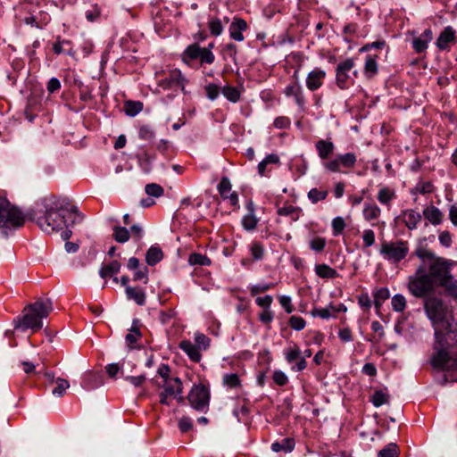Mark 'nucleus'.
Listing matches in <instances>:
<instances>
[{
  "label": "nucleus",
  "mask_w": 457,
  "mask_h": 457,
  "mask_svg": "<svg viewBox=\"0 0 457 457\" xmlns=\"http://www.w3.org/2000/svg\"><path fill=\"white\" fill-rule=\"evenodd\" d=\"M35 218L43 231L52 233L62 230V238L68 240L72 234L69 228L81 222L83 215L75 206L63 208L55 202L45 201L42 206H38Z\"/></svg>",
  "instance_id": "f257e3e1"
},
{
  "label": "nucleus",
  "mask_w": 457,
  "mask_h": 457,
  "mask_svg": "<svg viewBox=\"0 0 457 457\" xmlns=\"http://www.w3.org/2000/svg\"><path fill=\"white\" fill-rule=\"evenodd\" d=\"M417 255L422 260L428 275L430 276L433 284L437 283L446 287L453 294H457L456 281L451 274V264L428 252H417Z\"/></svg>",
  "instance_id": "f03ea898"
},
{
  "label": "nucleus",
  "mask_w": 457,
  "mask_h": 457,
  "mask_svg": "<svg viewBox=\"0 0 457 457\" xmlns=\"http://www.w3.org/2000/svg\"><path fill=\"white\" fill-rule=\"evenodd\" d=\"M52 311L51 299H38L24 308L22 316L14 320V328L22 331L27 329L37 331L43 327V319H46Z\"/></svg>",
  "instance_id": "7ed1b4c3"
},
{
  "label": "nucleus",
  "mask_w": 457,
  "mask_h": 457,
  "mask_svg": "<svg viewBox=\"0 0 457 457\" xmlns=\"http://www.w3.org/2000/svg\"><path fill=\"white\" fill-rule=\"evenodd\" d=\"M425 311L433 326L442 332V329L450 330L451 314L448 307L437 297H429L425 301Z\"/></svg>",
  "instance_id": "20e7f679"
},
{
  "label": "nucleus",
  "mask_w": 457,
  "mask_h": 457,
  "mask_svg": "<svg viewBox=\"0 0 457 457\" xmlns=\"http://www.w3.org/2000/svg\"><path fill=\"white\" fill-rule=\"evenodd\" d=\"M409 292L416 297H423L432 290L434 284L430 276L428 275L426 267L421 264L416 272L409 277Z\"/></svg>",
  "instance_id": "39448f33"
},
{
  "label": "nucleus",
  "mask_w": 457,
  "mask_h": 457,
  "mask_svg": "<svg viewBox=\"0 0 457 457\" xmlns=\"http://www.w3.org/2000/svg\"><path fill=\"white\" fill-rule=\"evenodd\" d=\"M24 216L5 198L0 197V228L11 229L23 225Z\"/></svg>",
  "instance_id": "423d86ee"
},
{
  "label": "nucleus",
  "mask_w": 457,
  "mask_h": 457,
  "mask_svg": "<svg viewBox=\"0 0 457 457\" xmlns=\"http://www.w3.org/2000/svg\"><path fill=\"white\" fill-rule=\"evenodd\" d=\"M379 253L390 263H398L409 253V244L406 241H386L380 245Z\"/></svg>",
  "instance_id": "0eeeda50"
},
{
  "label": "nucleus",
  "mask_w": 457,
  "mask_h": 457,
  "mask_svg": "<svg viewBox=\"0 0 457 457\" xmlns=\"http://www.w3.org/2000/svg\"><path fill=\"white\" fill-rule=\"evenodd\" d=\"M436 337V353L433 355L431 359V363L434 367L441 369V370H453V361H452L449 357V354L447 351L444 348L443 344V333L439 331L437 328H436L435 332Z\"/></svg>",
  "instance_id": "6e6552de"
},
{
  "label": "nucleus",
  "mask_w": 457,
  "mask_h": 457,
  "mask_svg": "<svg viewBox=\"0 0 457 457\" xmlns=\"http://www.w3.org/2000/svg\"><path fill=\"white\" fill-rule=\"evenodd\" d=\"M209 392L204 386H194L188 395V401L193 409L205 411L209 405Z\"/></svg>",
  "instance_id": "1a4fd4ad"
},
{
  "label": "nucleus",
  "mask_w": 457,
  "mask_h": 457,
  "mask_svg": "<svg viewBox=\"0 0 457 457\" xmlns=\"http://www.w3.org/2000/svg\"><path fill=\"white\" fill-rule=\"evenodd\" d=\"M186 79L182 76L180 71L173 70L169 76L159 81V86L163 89H180L185 90Z\"/></svg>",
  "instance_id": "9d476101"
},
{
  "label": "nucleus",
  "mask_w": 457,
  "mask_h": 457,
  "mask_svg": "<svg viewBox=\"0 0 457 457\" xmlns=\"http://www.w3.org/2000/svg\"><path fill=\"white\" fill-rule=\"evenodd\" d=\"M162 387V393L165 395L170 396L171 398L177 399L179 403L183 401V387L181 380L179 378L165 380Z\"/></svg>",
  "instance_id": "9b49d317"
},
{
  "label": "nucleus",
  "mask_w": 457,
  "mask_h": 457,
  "mask_svg": "<svg viewBox=\"0 0 457 457\" xmlns=\"http://www.w3.org/2000/svg\"><path fill=\"white\" fill-rule=\"evenodd\" d=\"M325 78L326 71L320 68H315L307 74L305 79L307 88L311 91L319 89L323 85Z\"/></svg>",
  "instance_id": "f8f14e48"
},
{
  "label": "nucleus",
  "mask_w": 457,
  "mask_h": 457,
  "mask_svg": "<svg viewBox=\"0 0 457 457\" xmlns=\"http://www.w3.org/2000/svg\"><path fill=\"white\" fill-rule=\"evenodd\" d=\"M248 26L245 21L241 18L235 17L228 28L230 37L237 42H242L245 39L243 32L247 29Z\"/></svg>",
  "instance_id": "ddd939ff"
},
{
  "label": "nucleus",
  "mask_w": 457,
  "mask_h": 457,
  "mask_svg": "<svg viewBox=\"0 0 457 457\" xmlns=\"http://www.w3.org/2000/svg\"><path fill=\"white\" fill-rule=\"evenodd\" d=\"M284 94L287 97H293L295 104L303 107L305 104L303 87L299 83L287 85L284 89Z\"/></svg>",
  "instance_id": "4468645a"
},
{
  "label": "nucleus",
  "mask_w": 457,
  "mask_h": 457,
  "mask_svg": "<svg viewBox=\"0 0 457 457\" xmlns=\"http://www.w3.org/2000/svg\"><path fill=\"white\" fill-rule=\"evenodd\" d=\"M399 219L402 220L409 229L412 230L417 228V225L421 220V215L418 212L409 209L402 212Z\"/></svg>",
  "instance_id": "2eb2a0df"
},
{
  "label": "nucleus",
  "mask_w": 457,
  "mask_h": 457,
  "mask_svg": "<svg viewBox=\"0 0 457 457\" xmlns=\"http://www.w3.org/2000/svg\"><path fill=\"white\" fill-rule=\"evenodd\" d=\"M179 348L188 356L191 361L195 362L200 361L202 357L201 350L191 341L182 340L179 343Z\"/></svg>",
  "instance_id": "dca6fc26"
},
{
  "label": "nucleus",
  "mask_w": 457,
  "mask_h": 457,
  "mask_svg": "<svg viewBox=\"0 0 457 457\" xmlns=\"http://www.w3.org/2000/svg\"><path fill=\"white\" fill-rule=\"evenodd\" d=\"M433 39V33L430 29H427L419 37L413 39L412 47L418 53L423 52L428 48V43Z\"/></svg>",
  "instance_id": "f3484780"
},
{
  "label": "nucleus",
  "mask_w": 457,
  "mask_h": 457,
  "mask_svg": "<svg viewBox=\"0 0 457 457\" xmlns=\"http://www.w3.org/2000/svg\"><path fill=\"white\" fill-rule=\"evenodd\" d=\"M455 39V31L451 26H447L441 32L438 38L436 39V45L441 49L445 50L448 47L451 42H453Z\"/></svg>",
  "instance_id": "a211bd4d"
},
{
  "label": "nucleus",
  "mask_w": 457,
  "mask_h": 457,
  "mask_svg": "<svg viewBox=\"0 0 457 457\" xmlns=\"http://www.w3.org/2000/svg\"><path fill=\"white\" fill-rule=\"evenodd\" d=\"M318 155L321 160H326L334 152L335 145L329 140L320 139L316 142Z\"/></svg>",
  "instance_id": "6ab92c4d"
},
{
  "label": "nucleus",
  "mask_w": 457,
  "mask_h": 457,
  "mask_svg": "<svg viewBox=\"0 0 457 457\" xmlns=\"http://www.w3.org/2000/svg\"><path fill=\"white\" fill-rule=\"evenodd\" d=\"M423 215L433 225H438L442 222L443 213L434 205L426 207L423 210Z\"/></svg>",
  "instance_id": "aec40b11"
},
{
  "label": "nucleus",
  "mask_w": 457,
  "mask_h": 457,
  "mask_svg": "<svg viewBox=\"0 0 457 457\" xmlns=\"http://www.w3.org/2000/svg\"><path fill=\"white\" fill-rule=\"evenodd\" d=\"M127 297L134 300L138 305H144L145 303V293L143 289L127 287L125 288Z\"/></svg>",
  "instance_id": "412c9836"
},
{
  "label": "nucleus",
  "mask_w": 457,
  "mask_h": 457,
  "mask_svg": "<svg viewBox=\"0 0 457 457\" xmlns=\"http://www.w3.org/2000/svg\"><path fill=\"white\" fill-rule=\"evenodd\" d=\"M295 443L293 438L287 437L282 442H274L271 444V450L275 453L285 452L291 453L295 448Z\"/></svg>",
  "instance_id": "4be33fe9"
},
{
  "label": "nucleus",
  "mask_w": 457,
  "mask_h": 457,
  "mask_svg": "<svg viewBox=\"0 0 457 457\" xmlns=\"http://www.w3.org/2000/svg\"><path fill=\"white\" fill-rule=\"evenodd\" d=\"M121 265L117 261H112L108 264H104L100 270L99 275L103 278L112 277L120 270Z\"/></svg>",
  "instance_id": "5701e85b"
},
{
  "label": "nucleus",
  "mask_w": 457,
  "mask_h": 457,
  "mask_svg": "<svg viewBox=\"0 0 457 457\" xmlns=\"http://www.w3.org/2000/svg\"><path fill=\"white\" fill-rule=\"evenodd\" d=\"M381 214V209L376 204H365L362 211L363 218L367 221L377 220Z\"/></svg>",
  "instance_id": "b1692460"
},
{
  "label": "nucleus",
  "mask_w": 457,
  "mask_h": 457,
  "mask_svg": "<svg viewBox=\"0 0 457 457\" xmlns=\"http://www.w3.org/2000/svg\"><path fill=\"white\" fill-rule=\"evenodd\" d=\"M335 310V305L330 303L325 308L312 309L311 314L312 317H320L323 320H328L337 316Z\"/></svg>",
  "instance_id": "393cba45"
},
{
  "label": "nucleus",
  "mask_w": 457,
  "mask_h": 457,
  "mask_svg": "<svg viewBox=\"0 0 457 457\" xmlns=\"http://www.w3.org/2000/svg\"><path fill=\"white\" fill-rule=\"evenodd\" d=\"M163 257L162 250L157 246H151L145 253V262L148 265H155Z\"/></svg>",
  "instance_id": "a878e982"
},
{
  "label": "nucleus",
  "mask_w": 457,
  "mask_h": 457,
  "mask_svg": "<svg viewBox=\"0 0 457 457\" xmlns=\"http://www.w3.org/2000/svg\"><path fill=\"white\" fill-rule=\"evenodd\" d=\"M202 49L203 48L196 44L188 46L182 54L184 62H188L199 59Z\"/></svg>",
  "instance_id": "bb28decb"
},
{
  "label": "nucleus",
  "mask_w": 457,
  "mask_h": 457,
  "mask_svg": "<svg viewBox=\"0 0 457 457\" xmlns=\"http://www.w3.org/2000/svg\"><path fill=\"white\" fill-rule=\"evenodd\" d=\"M395 193L393 189L384 187L378 193V200L381 204L389 205L391 201L395 199Z\"/></svg>",
  "instance_id": "cd10ccee"
},
{
  "label": "nucleus",
  "mask_w": 457,
  "mask_h": 457,
  "mask_svg": "<svg viewBox=\"0 0 457 457\" xmlns=\"http://www.w3.org/2000/svg\"><path fill=\"white\" fill-rule=\"evenodd\" d=\"M315 272L319 277L323 278H333L337 276V270L327 264L316 265Z\"/></svg>",
  "instance_id": "c85d7f7f"
},
{
  "label": "nucleus",
  "mask_w": 457,
  "mask_h": 457,
  "mask_svg": "<svg viewBox=\"0 0 457 457\" xmlns=\"http://www.w3.org/2000/svg\"><path fill=\"white\" fill-rule=\"evenodd\" d=\"M56 386L52 390V394L54 396L61 397L62 396L66 390L70 387V383L68 380L58 378L55 379Z\"/></svg>",
  "instance_id": "c756f323"
},
{
  "label": "nucleus",
  "mask_w": 457,
  "mask_h": 457,
  "mask_svg": "<svg viewBox=\"0 0 457 457\" xmlns=\"http://www.w3.org/2000/svg\"><path fill=\"white\" fill-rule=\"evenodd\" d=\"M378 71L376 55H368L365 61L364 72L367 76H373Z\"/></svg>",
  "instance_id": "7c9ffc66"
},
{
  "label": "nucleus",
  "mask_w": 457,
  "mask_h": 457,
  "mask_svg": "<svg viewBox=\"0 0 457 457\" xmlns=\"http://www.w3.org/2000/svg\"><path fill=\"white\" fill-rule=\"evenodd\" d=\"M221 92L223 96L232 103H237L240 99L241 93L235 87L226 86L222 88Z\"/></svg>",
  "instance_id": "2f4dec72"
},
{
  "label": "nucleus",
  "mask_w": 457,
  "mask_h": 457,
  "mask_svg": "<svg viewBox=\"0 0 457 457\" xmlns=\"http://www.w3.org/2000/svg\"><path fill=\"white\" fill-rule=\"evenodd\" d=\"M285 359L288 363H293L295 360H300L301 351L298 346H290L284 350Z\"/></svg>",
  "instance_id": "473e14b6"
},
{
  "label": "nucleus",
  "mask_w": 457,
  "mask_h": 457,
  "mask_svg": "<svg viewBox=\"0 0 457 457\" xmlns=\"http://www.w3.org/2000/svg\"><path fill=\"white\" fill-rule=\"evenodd\" d=\"M389 395L382 390H377L372 395L371 402L375 407H380L388 403Z\"/></svg>",
  "instance_id": "72a5a7b5"
},
{
  "label": "nucleus",
  "mask_w": 457,
  "mask_h": 457,
  "mask_svg": "<svg viewBox=\"0 0 457 457\" xmlns=\"http://www.w3.org/2000/svg\"><path fill=\"white\" fill-rule=\"evenodd\" d=\"M188 262L191 265L209 266L211 264V260L206 255L192 253L189 255Z\"/></svg>",
  "instance_id": "f704fd0d"
},
{
  "label": "nucleus",
  "mask_w": 457,
  "mask_h": 457,
  "mask_svg": "<svg viewBox=\"0 0 457 457\" xmlns=\"http://www.w3.org/2000/svg\"><path fill=\"white\" fill-rule=\"evenodd\" d=\"M378 457H398L396 444L390 443L378 453Z\"/></svg>",
  "instance_id": "c9c22d12"
},
{
  "label": "nucleus",
  "mask_w": 457,
  "mask_h": 457,
  "mask_svg": "<svg viewBox=\"0 0 457 457\" xmlns=\"http://www.w3.org/2000/svg\"><path fill=\"white\" fill-rule=\"evenodd\" d=\"M195 345L201 350H206L210 345V338L204 334L197 331L194 334Z\"/></svg>",
  "instance_id": "e433bc0d"
},
{
  "label": "nucleus",
  "mask_w": 457,
  "mask_h": 457,
  "mask_svg": "<svg viewBox=\"0 0 457 457\" xmlns=\"http://www.w3.org/2000/svg\"><path fill=\"white\" fill-rule=\"evenodd\" d=\"M258 223L257 218L254 216L253 211L242 219V225L246 230H253Z\"/></svg>",
  "instance_id": "4c0bfd02"
},
{
  "label": "nucleus",
  "mask_w": 457,
  "mask_h": 457,
  "mask_svg": "<svg viewBox=\"0 0 457 457\" xmlns=\"http://www.w3.org/2000/svg\"><path fill=\"white\" fill-rule=\"evenodd\" d=\"M392 308L395 312H403L406 306V299L403 295L396 294L392 297Z\"/></svg>",
  "instance_id": "58836bf2"
},
{
  "label": "nucleus",
  "mask_w": 457,
  "mask_h": 457,
  "mask_svg": "<svg viewBox=\"0 0 457 457\" xmlns=\"http://www.w3.org/2000/svg\"><path fill=\"white\" fill-rule=\"evenodd\" d=\"M142 109L143 104L140 102H127L125 104V112L130 117H134L138 114Z\"/></svg>",
  "instance_id": "ea45409f"
},
{
  "label": "nucleus",
  "mask_w": 457,
  "mask_h": 457,
  "mask_svg": "<svg viewBox=\"0 0 457 457\" xmlns=\"http://www.w3.org/2000/svg\"><path fill=\"white\" fill-rule=\"evenodd\" d=\"M390 297V292L387 287L379 288L374 295V304L377 308H378L384 301Z\"/></svg>",
  "instance_id": "a19ab883"
},
{
  "label": "nucleus",
  "mask_w": 457,
  "mask_h": 457,
  "mask_svg": "<svg viewBox=\"0 0 457 457\" xmlns=\"http://www.w3.org/2000/svg\"><path fill=\"white\" fill-rule=\"evenodd\" d=\"M141 337V333L138 328L132 327L129 332L126 335L125 340L129 348H134V344Z\"/></svg>",
  "instance_id": "79ce46f5"
},
{
  "label": "nucleus",
  "mask_w": 457,
  "mask_h": 457,
  "mask_svg": "<svg viewBox=\"0 0 457 457\" xmlns=\"http://www.w3.org/2000/svg\"><path fill=\"white\" fill-rule=\"evenodd\" d=\"M252 257L255 261L262 260L264 254V247L259 242H253L250 245L249 248Z\"/></svg>",
  "instance_id": "37998d69"
},
{
  "label": "nucleus",
  "mask_w": 457,
  "mask_h": 457,
  "mask_svg": "<svg viewBox=\"0 0 457 457\" xmlns=\"http://www.w3.org/2000/svg\"><path fill=\"white\" fill-rule=\"evenodd\" d=\"M145 191L148 195L154 197H160L163 195L164 192L163 188L156 183L147 184L145 187Z\"/></svg>",
  "instance_id": "c03bdc74"
},
{
  "label": "nucleus",
  "mask_w": 457,
  "mask_h": 457,
  "mask_svg": "<svg viewBox=\"0 0 457 457\" xmlns=\"http://www.w3.org/2000/svg\"><path fill=\"white\" fill-rule=\"evenodd\" d=\"M327 195L328 192L326 190H319L317 188H312L308 192V198L312 204H316L319 201L324 200Z\"/></svg>",
  "instance_id": "a18cd8bd"
},
{
  "label": "nucleus",
  "mask_w": 457,
  "mask_h": 457,
  "mask_svg": "<svg viewBox=\"0 0 457 457\" xmlns=\"http://www.w3.org/2000/svg\"><path fill=\"white\" fill-rule=\"evenodd\" d=\"M312 354V350L311 349H306L303 352V356L301 355L300 360L295 365H292L291 370L293 371H302V370H303L306 368V365H307L305 358L311 357Z\"/></svg>",
  "instance_id": "49530a36"
},
{
  "label": "nucleus",
  "mask_w": 457,
  "mask_h": 457,
  "mask_svg": "<svg viewBox=\"0 0 457 457\" xmlns=\"http://www.w3.org/2000/svg\"><path fill=\"white\" fill-rule=\"evenodd\" d=\"M331 226L333 229V235L338 236L345 228L346 224L344 218L337 216L332 220Z\"/></svg>",
  "instance_id": "de8ad7c7"
},
{
  "label": "nucleus",
  "mask_w": 457,
  "mask_h": 457,
  "mask_svg": "<svg viewBox=\"0 0 457 457\" xmlns=\"http://www.w3.org/2000/svg\"><path fill=\"white\" fill-rule=\"evenodd\" d=\"M113 236L115 240L119 243H125L129 238V230L124 227H115Z\"/></svg>",
  "instance_id": "09e8293b"
},
{
  "label": "nucleus",
  "mask_w": 457,
  "mask_h": 457,
  "mask_svg": "<svg viewBox=\"0 0 457 457\" xmlns=\"http://www.w3.org/2000/svg\"><path fill=\"white\" fill-rule=\"evenodd\" d=\"M342 167L352 168L356 162V156L354 154L347 153L338 155Z\"/></svg>",
  "instance_id": "8fccbe9b"
},
{
  "label": "nucleus",
  "mask_w": 457,
  "mask_h": 457,
  "mask_svg": "<svg viewBox=\"0 0 457 457\" xmlns=\"http://www.w3.org/2000/svg\"><path fill=\"white\" fill-rule=\"evenodd\" d=\"M223 384L228 388H235L240 385V380L236 373H228L224 375Z\"/></svg>",
  "instance_id": "3c124183"
},
{
  "label": "nucleus",
  "mask_w": 457,
  "mask_h": 457,
  "mask_svg": "<svg viewBox=\"0 0 457 457\" xmlns=\"http://www.w3.org/2000/svg\"><path fill=\"white\" fill-rule=\"evenodd\" d=\"M278 213L283 216H292L293 220H298L299 218V210L292 205L279 208Z\"/></svg>",
  "instance_id": "603ef678"
},
{
  "label": "nucleus",
  "mask_w": 457,
  "mask_h": 457,
  "mask_svg": "<svg viewBox=\"0 0 457 457\" xmlns=\"http://www.w3.org/2000/svg\"><path fill=\"white\" fill-rule=\"evenodd\" d=\"M323 167L328 170V171H331V172H341V162H340V159L339 157L337 156V158L335 159H332L330 161H328V162H323Z\"/></svg>",
  "instance_id": "864d4df0"
},
{
  "label": "nucleus",
  "mask_w": 457,
  "mask_h": 457,
  "mask_svg": "<svg viewBox=\"0 0 457 457\" xmlns=\"http://www.w3.org/2000/svg\"><path fill=\"white\" fill-rule=\"evenodd\" d=\"M209 29L212 35L216 37L220 36L223 31V27L220 20L218 18L212 19L209 21Z\"/></svg>",
  "instance_id": "5fc2aeb1"
},
{
  "label": "nucleus",
  "mask_w": 457,
  "mask_h": 457,
  "mask_svg": "<svg viewBox=\"0 0 457 457\" xmlns=\"http://www.w3.org/2000/svg\"><path fill=\"white\" fill-rule=\"evenodd\" d=\"M326 246V239L323 237H315L310 241V247L316 253H320Z\"/></svg>",
  "instance_id": "6e6d98bb"
},
{
  "label": "nucleus",
  "mask_w": 457,
  "mask_h": 457,
  "mask_svg": "<svg viewBox=\"0 0 457 457\" xmlns=\"http://www.w3.org/2000/svg\"><path fill=\"white\" fill-rule=\"evenodd\" d=\"M218 191L222 198H227L226 193L231 191V183L228 178H222L220 184L218 185Z\"/></svg>",
  "instance_id": "4d7b16f0"
},
{
  "label": "nucleus",
  "mask_w": 457,
  "mask_h": 457,
  "mask_svg": "<svg viewBox=\"0 0 457 457\" xmlns=\"http://www.w3.org/2000/svg\"><path fill=\"white\" fill-rule=\"evenodd\" d=\"M289 325L293 329H295L296 331H301L304 328L306 323H305V320L302 317L291 316V318L289 320Z\"/></svg>",
  "instance_id": "13d9d810"
},
{
  "label": "nucleus",
  "mask_w": 457,
  "mask_h": 457,
  "mask_svg": "<svg viewBox=\"0 0 457 457\" xmlns=\"http://www.w3.org/2000/svg\"><path fill=\"white\" fill-rule=\"evenodd\" d=\"M433 191V185L428 181L420 182L413 189V193L428 194Z\"/></svg>",
  "instance_id": "bf43d9fd"
},
{
  "label": "nucleus",
  "mask_w": 457,
  "mask_h": 457,
  "mask_svg": "<svg viewBox=\"0 0 457 457\" xmlns=\"http://www.w3.org/2000/svg\"><path fill=\"white\" fill-rule=\"evenodd\" d=\"M202 63L211 64L214 62V54L210 48H203L199 57Z\"/></svg>",
  "instance_id": "052dcab7"
},
{
  "label": "nucleus",
  "mask_w": 457,
  "mask_h": 457,
  "mask_svg": "<svg viewBox=\"0 0 457 457\" xmlns=\"http://www.w3.org/2000/svg\"><path fill=\"white\" fill-rule=\"evenodd\" d=\"M362 241L365 247H370L375 243V233L371 229H365L362 233Z\"/></svg>",
  "instance_id": "680f3d73"
},
{
  "label": "nucleus",
  "mask_w": 457,
  "mask_h": 457,
  "mask_svg": "<svg viewBox=\"0 0 457 457\" xmlns=\"http://www.w3.org/2000/svg\"><path fill=\"white\" fill-rule=\"evenodd\" d=\"M205 91L207 97L213 101L217 99L220 95V87L215 84H209L205 87Z\"/></svg>",
  "instance_id": "e2e57ef3"
},
{
  "label": "nucleus",
  "mask_w": 457,
  "mask_h": 457,
  "mask_svg": "<svg viewBox=\"0 0 457 457\" xmlns=\"http://www.w3.org/2000/svg\"><path fill=\"white\" fill-rule=\"evenodd\" d=\"M273 380L278 386H284L287 383L288 378L285 372L281 370H275L273 372Z\"/></svg>",
  "instance_id": "0e129e2a"
},
{
  "label": "nucleus",
  "mask_w": 457,
  "mask_h": 457,
  "mask_svg": "<svg viewBox=\"0 0 457 457\" xmlns=\"http://www.w3.org/2000/svg\"><path fill=\"white\" fill-rule=\"evenodd\" d=\"M106 371L111 378H114L119 372L124 377V368H120L118 363H111L106 367Z\"/></svg>",
  "instance_id": "69168bd1"
},
{
  "label": "nucleus",
  "mask_w": 457,
  "mask_h": 457,
  "mask_svg": "<svg viewBox=\"0 0 457 457\" xmlns=\"http://www.w3.org/2000/svg\"><path fill=\"white\" fill-rule=\"evenodd\" d=\"M193 427L192 420L188 417H182L179 420V428L181 432L185 433L190 430Z\"/></svg>",
  "instance_id": "338daca9"
},
{
  "label": "nucleus",
  "mask_w": 457,
  "mask_h": 457,
  "mask_svg": "<svg viewBox=\"0 0 457 457\" xmlns=\"http://www.w3.org/2000/svg\"><path fill=\"white\" fill-rule=\"evenodd\" d=\"M279 303L287 313H291L294 311V307L292 305V300H291L290 296L281 295L279 297Z\"/></svg>",
  "instance_id": "774afa93"
}]
</instances>
